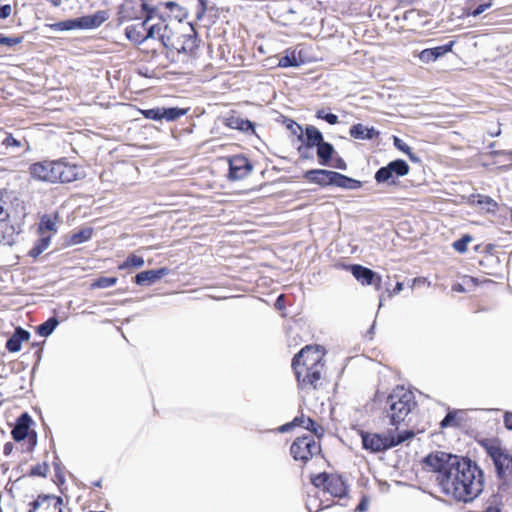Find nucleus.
Masks as SVG:
<instances>
[{
    "instance_id": "nucleus-1",
    "label": "nucleus",
    "mask_w": 512,
    "mask_h": 512,
    "mask_svg": "<svg viewBox=\"0 0 512 512\" xmlns=\"http://www.w3.org/2000/svg\"><path fill=\"white\" fill-rule=\"evenodd\" d=\"M150 22L141 21L125 29V35L131 42L143 45L140 50L146 59L156 57L163 48L173 62L185 63L194 59L199 47L196 30L190 27L184 33L162 16L158 17L157 22Z\"/></svg>"
},
{
    "instance_id": "nucleus-2",
    "label": "nucleus",
    "mask_w": 512,
    "mask_h": 512,
    "mask_svg": "<svg viewBox=\"0 0 512 512\" xmlns=\"http://www.w3.org/2000/svg\"><path fill=\"white\" fill-rule=\"evenodd\" d=\"M424 462L436 473V482L442 492L457 501L471 502L484 489V472L468 457L429 454Z\"/></svg>"
},
{
    "instance_id": "nucleus-3",
    "label": "nucleus",
    "mask_w": 512,
    "mask_h": 512,
    "mask_svg": "<svg viewBox=\"0 0 512 512\" xmlns=\"http://www.w3.org/2000/svg\"><path fill=\"white\" fill-rule=\"evenodd\" d=\"M326 350L321 345H306L294 355L291 368L298 393L303 397L315 396L327 385Z\"/></svg>"
},
{
    "instance_id": "nucleus-4",
    "label": "nucleus",
    "mask_w": 512,
    "mask_h": 512,
    "mask_svg": "<svg viewBox=\"0 0 512 512\" xmlns=\"http://www.w3.org/2000/svg\"><path fill=\"white\" fill-rule=\"evenodd\" d=\"M28 173L33 180L47 184H69L85 177L83 168L67 157L33 162Z\"/></svg>"
},
{
    "instance_id": "nucleus-5",
    "label": "nucleus",
    "mask_w": 512,
    "mask_h": 512,
    "mask_svg": "<svg viewBox=\"0 0 512 512\" xmlns=\"http://www.w3.org/2000/svg\"><path fill=\"white\" fill-rule=\"evenodd\" d=\"M416 407L414 393L404 386H396L386 399L385 415L390 424L398 429Z\"/></svg>"
},
{
    "instance_id": "nucleus-6",
    "label": "nucleus",
    "mask_w": 512,
    "mask_h": 512,
    "mask_svg": "<svg viewBox=\"0 0 512 512\" xmlns=\"http://www.w3.org/2000/svg\"><path fill=\"white\" fill-rule=\"evenodd\" d=\"M478 444L493 462L495 473L503 485L512 486V454L496 437L483 438Z\"/></svg>"
},
{
    "instance_id": "nucleus-7",
    "label": "nucleus",
    "mask_w": 512,
    "mask_h": 512,
    "mask_svg": "<svg viewBox=\"0 0 512 512\" xmlns=\"http://www.w3.org/2000/svg\"><path fill=\"white\" fill-rule=\"evenodd\" d=\"M415 436L414 431L404 430L399 433L388 431L387 433H376L360 431L363 449L371 453H380L396 447Z\"/></svg>"
},
{
    "instance_id": "nucleus-8",
    "label": "nucleus",
    "mask_w": 512,
    "mask_h": 512,
    "mask_svg": "<svg viewBox=\"0 0 512 512\" xmlns=\"http://www.w3.org/2000/svg\"><path fill=\"white\" fill-rule=\"evenodd\" d=\"M156 16L157 8L150 6L148 0H124L118 11L119 22L152 21Z\"/></svg>"
},
{
    "instance_id": "nucleus-9",
    "label": "nucleus",
    "mask_w": 512,
    "mask_h": 512,
    "mask_svg": "<svg viewBox=\"0 0 512 512\" xmlns=\"http://www.w3.org/2000/svg\"><path fill=\"white\" fill-rule=\"evenodd\" d=\"M311 483L315 488H322L333 498L342 499L348 494V485L343 477L336 473H319L311 475Z\"/></svg>"
},
{
    "instance_id": "nucleus-10",
    "label": "nucleus",
    "mask_w": 512,
    "mask_h": 512,
    "mask_svg": "<svg viewBox=\"0 0 512 512\" xmlns=\"http://www.w3.org/2000/svg\"><path fill=\"white\" fill-rule=\"evenodd\" d=\"M290 453L295 461L300 462L304 466L313 457L321 453L320 441H317L314 435L297 437L291 444Z\"/></svg>"
},
{
    "instance_id": "nucleus-11",
    "label": "nucleus",
    "mask_w": 512,
    "mask_h": 512,
    "mask_svg": "<svg viewBox=\"0 0 512 512\" xmlns=\"http://www.w3.org/2000/svg\"><path fill=\"white\" fill-rule=\"evenodd\" d=\"M28 512H63L62 497L50 494H40L29 504Z\"/></svg>"
},
{
    "instance_id": "nucleus-12",
    "label": "nucleus",
    "mask_w": 512,
    "mask_h": 512,
    "mask_svg": "<svg viewBox=\"0 0 512 512\" xmlns=\"http://www.w3.org/2000/svg\"><path fill=\"white\" fill-rule=\"evenodd\" d=\"M354 278L363 286L373 285L377 291L382 289V277L360 264H352L347 266Z\"/></svg>"
},
{
    "instance_id": "nucleus-13",
    "label": "nucleus",
    "mask_w": 512,
    "mask_h": 512,
    "mask_svg": "<svg viewBox=\"0 0 512 512\" xmlns=\"http://www.w3.org/2000/svg\"><path fill=\"white\" fill-rule=\"evenodd\" d=\"M296 427H301L310 431L318 439L322 438L325 433V429L320 423L303 413L296 416L291 422L281 426L280 430L282 432H287Z\"/></svg>"
},
{
    "instance_id": "nucleus-14",
    "label": "nucleus",
    "mask_w": 512,
    "mask_h": 512,
    "mask_svg": "<svg viewBox=\"0 0 512 512\" xmlns=\"http://www.w3.org/2000/svg\"><path fill=\"white\" fill-rule=\"evenodd\" d=\"M409 165L402 159L391 161L387 166L381 167L375 173L377 183L389 181L395 174L397 177L405 176L409 173Z\"/></svg>"
},
{
    "instance_id": "nucleus-15",
    "label": "nucleus",
    "mask_w": 512,
    "mask_h": 512,
    "mask_svg": "<svg viewBox=\"0 0 512 512\" xmlns=\"http://www.w3.org/2000/svg\"><path fill=\"white\" fill-rule=\"evenodd\" d=\"M229 172L228 179L232 181L242 180L250 174L253 169L249 159L244 155H234L228 158Z\"/></svg>"
},
{
    "instance_id": "nucleus-16",
    "label": "nucleus",
    "mask_w": 512,
    "mask_h": 512,
    "mask_svg": "<svg viewBox=\"0 0 512 512\" xmlns=\"http://www.w3.org/2000/svg\"><path fill=\"white\" fill-rule=\"evenodd\" d=\"M32 422V418L28 413H23L21 416H19L11 432L13 439L19 442L24 440L25 438H28L29 442L32 443V445H35L36 433L30 431V426Z\"/></svg>"
},
{
    "instance_id": "nucleus-17",
    "label": "nucleus",
    "mask_w": 512,
    "mask_h": 512,
    "mask_svg": "<svg viewBox=\"0 0 512 512\" xmlns=\"http://www.w3.org/2000/svg\"><path fill=\"white\" fill-rule=\"evenodd\" d=\"M163 7L168 11V17L170 20L165 19L168 23H171L173 26L179 27L180 31L187 33L188 28H195L191 24L184 25L182 24V20L187 16V12L184 8H182L179 4L173 1L162 2L159 4V7Z\"/></svg>"
},
{
    "instance_id": "nucleus-18",
    "label": "nucleus",
    "mask_w": 512,
    "mask_h": 512,
    "mask_svg": "<svg viewBox=\"0 0 512 512\" xmlns=\"http://www.w3.org/2000/svg\"><path fill=\"white\" fill-rule=\"evenodd\" d=\"M15 235V227L10 223L7 203L0 199V242L11 244Z\"/></svg>"
},
{
    "instance_id": "nucleus-19",
    "label": "nucleus",
    "mask_w": 512,
    "mask_h": 512,
    "mask_svg": "<svg viewBox=\"0 0 512 512\" xmlns=\"http://www.w3.org/2000/svg\"><path fill=\"white\" fill-rule=\"evenodd\" d=\"M60 222V215L57 211L42 215L37 228L38 235H50L52 238L57 233V225Z\"/></svg>"
},
{
    "instance_id": "nucleus-20",
    "label": "nucleus",
    "mask_w": 512,
    "mask_h": 512,
    "mask_svg": "<svg viewBox=\"0 0 512 512\" xmlns=\"http://www.w3.org/2000/svg\"><path fill=\"white\" fill-rule=\"evenodd\" d=\"M94 24L96 23L93 20H89L88 18H79L48 24L47 27L53 31H68L81 28H91Z\"/></svg>"
},
{
    "instance_id": "nucleus-21",
    "label": "nucleus",
    "mask_w": 512,
    "mask_h": 512,
    "mask_svg": "<svg viewBox=\"0 0 512 512\" xmlns=\"http://www.w3.org/2000/svg\"><path fill=\"white\" fill-rule=\"evenodd\" d=\"M225 126L244 133H255V125L248 119L242 118L237 112L232 111L224 121Z\"/></svg>"
},
{
    "instance_id": "nucleus-22",
    "label": "nucleus",
    "mask_w": 512,
    "mask_h": 512,
    "mask_svg": "<svg viewBox=\"0 0 512 512\" xmlns=\"http://www.w3.org/2000/svg\"><path fill=\"white\" fill-rule=\"evenodd\" d=\"M454 44L455 41H450L442 46L424 49L419 53L418 57L423 63L434 62L438 58L444 56L446 53L451 52Z\"/></svg>"
},
{
    "instance_id": "nucleus-23",
    "label": "nucleus",
    "mask_w": 512,
    "mask_h": 512,
    "mask_svg": "<svg viewBox=\"0 0 512 512\" xmlns=\"http://www.w3.org/2000/svg\"><path fill=\"white\" fill-rule=\"evenodd\" d=\"M334 171L325 169H311L304 173L303 177L308 182L318 184L321 187L332 186Z\"/></svg>"
},
{
    "instance_id": "nucleus-24",
    "label": "nucleus",
    "mask_w": 512,
    "mask_h": 512,
    "mask_svg": "<svg viewBox=\"0 0 512 512\" xmlns=\"http://www.w3.org/2000/svg\"><path fill=\"white\" fill-rule=\"evenodd\" d=\"M169 273V269L166 267H162L155 270H146L138 273L135 276V283L137 285H151L155 283L157 280L161 279L162 277L166 276Z\"/></svg>"
},
{
    "instance_id": "nucleus-25",
    "label": "nucleus",
    "mask_w": 512,
    "mask_h": 512,
    "mask_svg": "<svg viewBox=\"0 0 512 512\" xmlns=\"http://www.w3.org/2000/svg\"><path fill=\"white\" fill-rule=\"evenodd\" d=\"M495 246L493 244H488L485 247L484 254L479 261L481 267L484 268V273L487 275H495L496 271L493 265H499V258L494 254Z\"/></svg>"
},
{
    "instance_id": "nucleus-26",
    "label": "nucleus",
    "mask_w": 512,
    "mask_h": 512,
    "mask_svg": "<svg viewBox=\"0 0 512 512\" xmlns=\"http://www.w3.org/2000/svg\"><path fill=\"white\" fill-rule=\"evenodd\" d=\"M30 333L21 327L15 329L13 335L6 342V349L9 352H18L21 350L22 343L28 341Z\"/></svg>"
},
{
    "instance_id": "nucleus-27",
    "label": "nucleus",
    "mask_w": 512,
    "mask_h": 512,
    "mask_svg": "<svg viewBox=\"0 0 512 512\" xmlns=\"http://www.w3.org/2000/svg\"><path fill=\"white\" fill-rule=\"evenodd\" d=\"M349 134L354 139L371 140L379 137V131L374 127H366L361 123L354 124L349 129Z\"/></svg>"
},
{
    "instance_id": "nucleus-28",
    "label": "nucleus",
    "mask_w": 512,
    "mask_h": 512,
    "mask_svg": "<svg viewBox=\"0 0 512 512\" xmlns=\"http://www.w3.org/2000/svg\"><path fill=\"white\" fill-rule=\"evenodd\" d=\"M332 186L346 190H356L362 187V182L334 171L332 175Z\"/></svg>"
},
{
    "instance_id": "nucleus-29",
    "label": "nucleus",
    "mask_w": 512,
    "mask_h": 512,
    "mask_svg": "<svg viewBox=\"0 0 512 512\" xmlns=\"http://www.w3.org/2000/svg\"><path fill=\"white\" fill-rule=\"evenodd\" d=\"M93 235V228L92 227H84L79 229L78 231L71 232L67 239L66 244L67 246H75L81 243H84L91 239Z\"/></svg>"
},
{
    "instance_id": "nucleus-30",
    "label": "nucleus",
    "mask_w": 512,
    "mask_h": 512,
    "mask_svg": "<svg viewBox=\"0 0 512 512\" xmlns=\"http://www.w3.org/2000/svg\"><path fill=\"white\" fill-rule=\"evenodd\" d=\"M1 143L6 149L15 148L22 151L30 149L29 141L25 137L16 138L11 133H7Z\"/></svg>"
},
{
    "instance_id": "nucleus-31",
    "label": "nucleus",
    "mask_w": 512,
    "mask_h": 512,
    "mask_svg": "<svg viewBox=\"0 0 512 512\" xmlns=\"http://www.w3.org/2000/svg\"><path fill=\"white\" fill-rule=\"evenodd\" d=\"M324 141L322 133L315 126L309 125L305 128V145L308 148L318 146Z\"/></svg>"
},
{
    "instance_id": "nucleus-32",
    "label": "nucleus",
    "mask_w": 512,
    "mask_h": 512,
    "mask_svg": "<svg viewBox=\"0 0 512 512\" xmlns=\"http://www.w3.org/2000/svg\"><path fill=\"white\" fill-rule=\"evenodd\" d=\"M335 150L332 144L323 141L317 146V157L321 165H329Z\"/></svg>"
},
{
    "instance_id": "nucleus-33",
    "label": "nucleus",
    "mask_w": 512,
    "mask_h": 512,
    "mask_svg": "<svg viewBox=\"0 0 512 512\" xmlns=\"http://www.w3.org/2000/svg\"><path fill=\"white\" fill-rule=\"evenodd\" d=\"M144 263V258L142 256L130 254L122 263L118 265V269L131 271L133 269L142 268Z\"/></svg>"
},
{
    "instance_id": "nucleus-34",
    "label": "nucleus",
    "mask_w": 512,
    "mask_h": 512,
    "mask_svg": "<svg viewBox=\"0 0 512 512\" xmlns=\"http://www.w3.org/2000/svg\"><path fill=\"white\" fill-rule=\"evenodd\" d=\"M39 236V239L34 243L33 247L28 253V255L32 258H37L41 253H43L49 247L51 242L50 235Z\"/></svg>"
},
{
    "instance_id": "nucleus-35",
    "label": "nucleus",
    "mask_w": 512,
    "mask_h": 512,
    "mask_svg": "<svg viewBox=\"0 0 512 512\" xmlns=\"http://www.w3.org/2000/svg\"><path fill=\"white\" fill-rule=\"evenodd\" d=\"M461 421L458 417V411L453 410L449 411L444 419L440 422V427L442 429L448 428V427H460Z\"/></svg>"
},
{
    "instance_id": "nucleus-36",
    "label": "nucleus",
    "mask_w": 512,
    "mask_h": 512,
    "mask_svg": "<svg viewBox=\"0 0 512 512\" xmlns=\"http://www.w3.org/2000/svg\"><path fill=\"white\" fill-rule=\"evenodd\" d=\"M58 323L59 322L55 317H51L37 327V333L40 336L47 337L54 331Z\"/></svg>"
},
{
    "instance_id": "nucleus-37",
    "label": "nucleus",
    "mask_w": 512,
    "mask_h": 512,
    "mask_svg": "<svg viewBox=\"0 0 512 512\" xmlns=\"http://www.w3.org/2000/svg\"><path fill=\"white\" fill-rule=\"evenodd\" d=\"M301 62L297 59L295 51H292L279 59L278 66L282 68L295 67L299 66Z\"/></svg>"
},
{
    "instance_id": "nucleus-38",
    "label": "nucleus",
    "mask_w": 512,
    "mask_h": 512,
    "mask_svg": "<svg viewBox=\"0 0 512 512\" xmlns=\"http://www.w3.org/2000/svg\"><path fill=\"white\" fill-rule=\"evenodd\" d=\"M186 113V110L171 107V108H163L162 107V115L163 119L167 121H175L179 119L181 116H183Z\"/></svg>"
},
{
    "instance_id": "nucleus-39",
    "label": "nucleus",
    "mask_w": 512,
    "mask_h": 512,
    "mask_svg": "<svg viewBox=\"0 0 512 512\" xmlns=\"http://www.w3.org/2000/svg\"><path fill=\"white\" fill-rule=\"evenodd\" d=\"M473 240L469 234H464L460 239L453 242L452 247L459 253H465L468 248V244Z\"/></svg>"
},
{
    "instance_id": "nucleus-40",
    "label": "nucleus",
    "mask_w": 512,
    "mask_h": 512,
    "mask_svg": "<svg viewBox=\"0 0 512 512\" xmlns=\"http://www.w3.org/2000/svg\"><path fill=\"white\" fill-rule=\"evenodd\" d=\"M117 281L118 279L116 277H99L91 284V288H109L114 286Z\"/></svg>"
},
{
    "instance_id": "nucleus-41",
    "label": "nucleus",
    "mask_w": 512,
    "mask_h": 512,
    "mask_svg": "<svg viewBox=\"0 0 512 512\" xmlns=\"http://www.w3.org/2000/svg\"><path fill=\"white\" fill-rule=\"evenodd\" d=\"M141 113L146 119L156 120V121L163 119L162 107L141 110Z\"/></svg>"
},
{
    "instance_id": "nucleus-42",
    "label": "nucleus",
    "mask_w": 512,
    "mask_h": 512,
    "mask_svg": "<svg viewBox=\"0 0 512 512\" xmlns=\"http://www.w3.org/2000/svg\"><path fill=\"white\" fill-rule=\"evenodd\" d=\"M394 145L400 150L402 151L403 153H405L406 155H408V157L415 161L417 158L415 157V155L413 154L412 152V148L410 146H408L406 143H404L401 139L397 138V137H394Z\"/></svg>"
},
{
    "instance_id": "nucleus-43",
    "label": "nucleus",
    "mask_w": 512,
    "mask_h": 512,
    "mask_svg": "<svg viewBox=\"0 0 512 512\" xmlns=\"http://www.w3.org/2000/svg\"><path fill=\"white\" fill-rule=\"evenodd\" d=\"M49 472V465L47 463H38L30 470L31 476L46 477Z\"/></svg>"
},
{
    "instance_id": "nucleus-44",
    "label": "nucleus",
    "mask_w": 512,
    "mask_h": 512,
    "mask_svg": "<svg viewBox=\"0 0 512 512\" xmlns=\"http://www.w3.org/2000/svg\"><path fill=\"white\" fill-rule=\"evenodd\" d=\"M286 128L298 138H302L303 130L302 127L292 119L285 120Z\"/></svg>"
},
{
    "instance_id": "nucleus-45",
    "label": "nucleus",
    "mask_w": 512,
    "mask_h": 512,
    "mask_svg": "<svg viewBox=\"0 0 512 512\" xmlns=\"http://www.w3.org/2000/svg\"><path fill=\"white\" fill-rule=\"evenodd\" d=\"M472 1L473 0H470L469 6H468V15H472V16L480 15L486 9H488L490 7V5H491L490 3H483V4H479V5L474 7V5L472 4Z\"/></svg>"
},
{
    "instance_id": "nucleus-46",
    "label": "nucleus",
    "mask_w": 512,
    "mask_h": 512,
    "mask_svg": "<svg viewBox=\"0 0 512 512\" xmlns=\"http://www.w3.org/2000/svg\"><path fill=\"white\" fill-rule=\"evenodd\" d=\"M316 117L318 119L325 120L331 125H335L338 123V116L333 113H325L324 110H318L316 112Z\"/></svg>"
},
{
    "instance_id": "nucleus-47",
    "label": "nucleus",
    "mask_w": 512,
    "mask_h": 512,
    "mask_svg": "<svg viewBox=\"0 0 512 512\" xmlns=\"http://www.w3.org/2000/svg\"><path fill=\"white\" fill-rule=\"evenodd\" d=\"M207 0H197L195 5L196 20H201L207 11Z\"/></svg>"
},
{
    "instance_id": "nucleus-48",
    "label": "nucleus",
    "mask_w": 512,
    "mask_h": 512,
    "mask_svg": "<svg viewBox=\"0 0 512 512\" xmlns=\"http://www.w3.org/2000/svg\"><path fill=\"white\" fill-rule=\"evenodd\" d=\"M470 200L473 204L478 205H489L493 203V200L489 196L481 195V194H472L470 196Z\"/></svg>"
},
{
    "instance_id": "nucleus-49",
    "label": "nucleus",
    "mask_w": 512,
    "mask_h": 512,
    "mask_svg": "<svg viewBox=\"0 0 512 512\" xmlns=\"http://www.w3.org/2000/svg\"><path fill=\"white\" fill-rule=\"evenodd\" d=\"M21 42H22V37H7V36H3V35H1V37H0V44L8 46V47L18 45Z\"/></svg>"
},
{
    "instance_id": "nucleus-50",
    "label": "nucleus",
    "mask_w": 512,
    "mask_h": 512,
    "mask_svg": "<svg viewBox=\"0 0 512 512\" xmlns=\"http://www.w3.org/2000/svg\"><path fill=\"white\" fill-rule=\"evenodd\" d=\"M12 8L11 5L6 4L0 6V19H6L11 15Z\"/></svg>"
},
{
    "instance_id": "nucleus-51",
    "label": "nucleus",
    "mask_w": 512,
    "mask_h": 512,
    "mask_svg": "<svg viewBox=\"0 0 512 512\" xmlns=\"http://www.w3.org/2000/svg\"><path fill=\"white\" fill-rule=\"evenodd\" d=\"M89 20H93L96 24L92 25L91 27L99 26L102 22L105 21L104 13H97L93 17H87Z\"/></svg>"
},
{
    "instance_id": "nucleus-52",
    "label": "nucleus",
    "mask_w": 512,
    "mask_h": 512,
    "mask_svg": "<svg viewBox=\"0 0 512 512\" xmlns=\"http://www.w3.org/2000/svg\"><path fill=\"white\" fill-rule=\"evenodd\" d=\"M504 425L507 429L512 430V412L504 414Z\"/></svg>"
},
{
    "instance_id": "nucleus-53",
    "label": "nucleus",
    "mask_w": 512,
    "mask_h": 512,
    "mask_svg": "<svg viewBox=\"0 0 512 512\" xmlns=\"http://www.w3.org/2000/svg\"><path fill=\"white\" fill-rule=\"evenodd\" d=\"M495 155L503 156L505 160L510 162V166H512V151H497Z\"/></svg>"
},
{
    "instance_id": "nucleus-54",
    "label": "nucleus",
    "mask_w": 512,
    "mask_h": 512,
    "mask_svg": "<svg viewBox=\"0 0 512 512\" xmlns=\"http://www.w3.org/2000/svg\"><path fill=\"white\" fill-rule=\"evenodd\" d=\"M13 448H14V445L12 442H7L5 445H4V448H3V453L7 456V455H10L13 451Z\"/></svg>"
},
{
    "instance_id": "nucleus-55",
    "label": "nucleus",
    "mask_w": 512,
    "mask_h": 512,
    "mask_svg": "<svg viewBox=\"0 0 512 512\" xmlns=\"http://www.w3.org/2000/svg\"><path fill=\"white\" fill-rule=\"evenodd\" d=\"M403 289V283L397 282L393 290L389 293L390 296L398 294Z\"/></svg>"
},
{
    "instance_id": "nucleus-56",
    "label": "nucleus",
    "mask_w": 512,
    "mask_h": 512,
    "mask_svg": "<svg viewBox=\"0 0 512 512\" xmlns=\"http://www.w3.org/2000/svg\"><path fill=\"white\" fill-rule=\"evenodd\" d=\"M367 509V502L365 499H362L361 502L356 507V511L363 512Z\"/></svg>"
},
{
    "instance_id": "nucleus-57",
    "label": "nucleus",
    "mask_w": 512,
    "mask_h": 512,
    "mask_svg": "<svg viewBox=\"0 0 512 512\" xmlns=\"http://www.w3.org/2000/svg\"><path fill=\"white\" fill-rule=\"evenodd\" d=\"M334 167L335 168H338V169H346V163L344 162L343 159L339 158L336 163L334 164Z\"/></svg>"
},
{
    "instance_id": "nucleus-58",
    "label": "nucleus",
    "mask_w": 512,
    "mask_h": 512,
    "mask_svg": "<svg viewBox=\"0 0 512 512\" xmlns=\"http://www.w3.org/2000/svg\"><path fill=\"white\" fill-rule=\"evenodd\" d=\"M50 2L54 7H59L62 4V0H47Z\"/></svg>"
},
{
    "instance_id": "nucleus-59",
    "label": "nucleus",
    "mask_w": 512,
    "mask_h": 512,
    "mask_svg": "<svg viewBox=\"0 0 512 512\" xmlns=\"http://www.w3.org/2000/svg\"><path fill=\"white\" fill-rule=\"evenodd\" d=\"M412 2L413 0H399V3L402 5H410Z\"/></svg>"
},
{
    "instance_id": "nucleus-60",
    "label": "nucleus",
    "mask_w": 512,
    "mask_h": 512,
    "mask_svg": "<svg viewBox=\"0 0 512 512\" xmlns=\"http://www.w3.org/2000/svg\"><path fill=\"white\" fill-rule=\"evenodd\" d=\"M92 485H93L94 487H101V480H98V481L92 482Z\"/></svg>"
},
{
    "instance_id": "nucleus-61",
    "label": "nucleus",
    "mask_w": 512,
    "mask_h": 512,
    "mask_svg": "<svg viewBox=\"0 0 512 512\" xmlns=\"http://www.w3.org/2000/svg\"><path fill=\"white\" fill-rule=\"evenodd\" d=\"M3 403V398H2V393H0V406L2 405Z\"/></svg>"
},
{
    "instance_id": "nucleus-62",
    "label": "nucleus",
    "mask_w": 512,
    "mask_h": 512,
    "mask_svg": "<svg viewBox=\"0 0 512 512\" xmlns=\"http://www.w3.org/2000/svg\"><path fill=\"white\" fill-rule=\"evenodd\" d=\"M328 506H329V505H325V506H322V505H321V509H323V508H328Z\"/></svg>"
}]
</instances>
